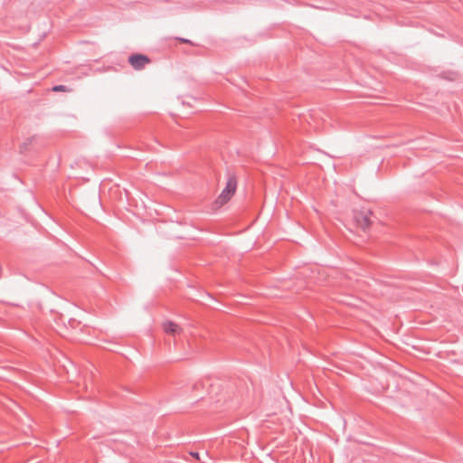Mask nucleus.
<instances>
[{"mask_svg":"<svg viewBox=\"0 0 463 463\" xmlns=\"http://www.w3.org/2000/svg\"><path fill=\"white\" fill-rule=\"evenodd\" d=\"M237 190V179L234 175H230L227 179L226 185L221 194L217 196L212 204L213 211L220 210L224 206L234 195Z\"/></svg>","mask_w":463,"mask_h":463,"instance_id":"obj_1","label":"nucleus"},{"mask_svg":"<svg viewBox=\"0 0 463 463\" xmlns=\"http://www.w3.org/2000/svg\"><path fill=\"white\" fill-rule=\"evenodd\" d=\"M372 215L373 212L370 209H356L353 212V220L357 228L367 231L373 223Z\"/></svg>","mask_w":463,"mask_h":463,"instance_id":"obj_2","label":"nucleus"},{"mask_svg":"<svg viewBox=\"0 0 463 463\" xmlns=\"http://www.w3.org/2000/svg\"><path fill=\"white\" fill-rule=\"evenodd\" d=\"M128 61L135 70H142L150 63V59L144 54H133Z\"/></svg>","mask_w":463,"mask_h":463,"instance_id":"obj_3","label":"nucleus"},{"mask_svg":"<svg viewBox=\"0 0 463 463\" xmlns=\"http://www.w3.org/2000/svg\"><path fill=\"white\" fill-rule=\"evenodd\" d=\"M164 332L169 335L175 336L183 333V328L172 320H165L162 323Z\"/></svg>","mask_w":463,"mask_h":463,"instance_id":"obj_4","label":"nucleus"},{"mask_svg":"<svg viewBox=\"0 0 463 463\" xmlns=\"http://www.w3.org/2000/svg\"><path fill=\"white\" fill-rule=\"evenodd\" d=\"M52 90L55 92H60V91L66 92V91H69V89L64 85H57L52 88Z\"/></svg>","mask_w":463,"mask_h":463,"instance_id":"obj_5","label":"nucleus"},{"mask_svg":"<svg viewBox=\"0 0 463 463\" xmlns=\"http://www.w3.org/2000/svg\"><path fill=\"white\" fill-rule=\"evenodd\" d=\"M213 387H214L213 384H210L209 388L206 390L207 394L212 395V396L216 394V392L213 390Z\"/></svg>","mask_w":463,"mask_h":463,"instance_id":"obj_6","label":"nucleus"},{"mask_svg":"<svg viewBox=\"0 0 463 463\" xmlns=\"http://www.w3.org/2000/svg\"><path fill=\"white\" fill-rule=\"evenodd\" d=\"M181 41L184 42V43H189L188 40H181Z\"/></svg>","mask_w":463,"mask_h":463,"instance_id":"obj_7","label":"nucleus"}]
</instances>
